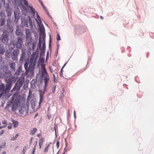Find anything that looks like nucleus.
Wrapping results in <instances>:
<instances>
[{
  "instance_id": "obj_1",
  "label": "nucleus",
  "mask_w": 154,
  "mask_h": 154,
  "mask_svg": "<svg viewBox=\"0 0 154 154\" xmlns=\"http://www.w3.org/2000/svg\"><path fill=\"white\" fill-rule=\"evenodd\" d=\"M38 57V55H36L35 52L33 53L31 55L30 59L29 66L28 67L29 61H26L24 64V67L26 69L25 73L32 75L34 74V71L36 65V62L37 58Z\"/></svg>"
},
{
  "instance_id": "obj_2",
  "label": "nucleus",
  "mask_w": 154,
  "mask_h": 154,
  "mask_svg": "<svg viewBox=\"0 0 154 154\" xmlns=\"http://www.w3.org/2000/svg\"><path fill=\"white\" fill-rule=\"evenodd\" d=\"M11 102L20 105L25 103V99L21 95L16 92L13 94L11 99Z\"/></svg>"
},
{
  "instance_id": "obj_3",
  "label": "nucleus",
  "mask_w": 154,
  "mask_h": 154,
  "mask_svg": "<svg viewBox=\"0 0 154 154\" xmlns=\"http://www.w3.org/2000/svg\"><path fill=\"white\" fill-rule=\"evenodd\" d=\"M11 74L10 75H7L5 77V80L7 83L6 85V87L4 91L5 93L6 94L8 93L12 87V82L14 81V78L13 77L11 76Z\"/></svg>"
},
{
  "instance_id": "obj_4",
  "label": "nucleus",
  "mask_w": 154,
  "mask_h": 154,
  "mask_svg": "<svg viewBox=\"0 0 154 154\" xmlns=\"http://www.w3.org/2000/svg\"><path fill=\"white\" fill-rule=\"evenodd\" d=\"M24 81V78H20L17 82L15 83V86L11 91L15 90H19L22 86Z\"/></svg>"
},
{
  "instance_id": "obj_5",
  "label": "nucleus",
  "mask_w": 154,
  "mask_h": 154,
  "mask_svg": "<svg viewBox=\"0 0 154 154\" xmlns=\"http://www.w3.org/2000/svg\"><path fill=\"white\" fill-rule=\"evenodd\" d=\"M21 105H22L19 109L20 113L22 115L28 113L29 106L28 105L25 104L24 103L21 104Z\"/></svg>"
},
{
  "instance_id": "obj_6",
  "label": "nucleus",
  "mask_w": 154,
  "mask_h": 154,
  "mask_svg": "<svg viewBox=\"0 0 154 154\" xmlns=\"http://www.w3.org/2000/svg\"><path fill=\"white\" fill-rule=\"evenodd\" d=\"M8 37V34L3 33L0 38V39L4 43L7 45L8 44L9 38Z\"/></svg>"
},
{
  "instance_id": "obj_7",
  "label": "nucleus",
  "mask_w": 154,
  "mask_h": 154,
  "mask_svg": "<svg viewBox=\"0 0 154 154\" xmlns=\"http://www.w3.org/2000/svg\"><path fill=\"white\" fill-rule=\"evenodd\" d=\"M43 70L44 73L42 72V77L43 80L45 79L47 80H49V76L47 73L46 69L45 66L43 67Z\"/></svg>"
},
{
  "instance_id": "obj_8",
  "label": "nucleus",
  "mask_w": 154,
  "mask_h": 154,
  "mask_svg": "<svg viewBox=\"0 0 154 154\" xmlns=\"http://www.w3.org/2000/svg\"><path fill=\"white\" fill-rule=\"evenodd\" d=\"M23 44L22 39L20 37H19L16 43V48H21Z\"/></svg>"
},
{
  "instance_id": "obj_9",
  "label": "nucleus",
  "mask_w": 154,
  "mask_h": 154,
  "mask_svg": "<svg viewBox=\"0 0 154 154\" xmlns=\"http://www.w3.org/2000/svg\"><path fill=\"white\" fill-rule=\"evenodd\" d=\"M22 1L24 4V5L26 6H28V7L30 8L31 11L32 12V13L35 14V11L34 10V9L32 7L30 6L29 5H28V3L27 1L26 0H23Z\"/></svg>"
},
{
  "instance_id": "obj_10",
  "label": "nucleus",
  "mask_w": 154,
  "mask_h": 154,
  "mask_svg": "<svg viewBox=\"0 0 154 154\" xmlns=\"http://www.w3.org/2000/svg\"><path fill=\"white\" fill-rule=\"evenodd\" d=\"M19 52V51L17 50H15L13 52L12 55H11L12 60H15L16 59Z\"/></svg>"
},
{
  "instance_id": "obj_11",
  "label": "nucleus",
  "mask_w": 154,
  "mask_h": 154,
  "mask_svg": "<svg viewBox=\"0 0 154 154\" xmlns=\"http://www.w3.org/2000/svg\"><path fill=\"white\" fill-rule=\"evenodd\" d=\"M39 97L40 100L39 102V105H40L41 103L42 102L44 98V92H42V91L41 90L39 91Z\"/></svg>"
},
{
  "instance_id": "obj_12",
  "label": "nucleus",
  "mask_w": 154,
  "mask_h": 154,
  "mask_svg": "<svg viewBox=\"0 0 154 154\" xmlns=\"http://www.w3.org/2000/svg\"><path fill=\"white\" fill-rule=\"evenodd\" d=\"M12 111H15L17 108L18 106L20 105V104L17 103H12Z\"/></svg>"
},
{
  "instance_id": "obj_13",
  "label": "nucleus",
  "mask_w": 154,
  "mask_h": 154,
  "mask_svg": "<svg viewBox=\"0 0 154 154\" xmlns=\"http://www.w3.org/2000/svg\"><path fill=\"white\" fill-rule=\"evenodd\" d=\"M31 35L30 34V30L28 29H26V36L27 39H29L30 38Z\"/></svg>"
},
{
  "instance_id": "obj_14",
  "label": "nucleus",
  "mask_w": 154,
  "mask_h": 154,
  "mask_svg": "<svg viewBox=\"0 0 154 154\" xmlns=\"http://www.w3.org/2000/svg\"><path fill=\"white\" fill-rule=\"evenodd\" d=\"M44 80L45 81L44 87V91H42V92H44V94L45 92L46 91V87L48 86V81L49 80H47V79H45V80Z\"/></svg>"
},
{
  "instance_id": "obj_15",
  "label": "nucleus",
  "mask_w": 154,
  "mask_h": 154,
  "mask_svg": "<svg viewBox=\"0 0 154 154\" xmlns=\"http://www.w3.org/2000/svg\"><path fill=\"white\" fill-rule=\"evenodd\" d=\"M16 34L18 35H21V31L20 27L18 26H17L16 31L15 32Z\"/></svg>"
},
{
  "instance_id": "obj_16",
  "label": "nucleus",
  "mask_w": 154,
  "mask_h": 154,
  "mask_svg": "<svg viewBox=\"0 0 154 154\" xmlns=\"http://www.w3.org/2000/svg\"><path fill=\"white\" fill-rule=\"evenodd\" d=\"M42 38H43V45L42 47V48H45L46 47L45 44V33L42 32Z\"/></svg>"
},
{
  "instance_id": "obj_17",
  "label": "nucleus",
  "mask_w": 154,
  "mask_h": 154,
  "mask_svg": "<svg viewBox=\"0 0 154 154\" xmlns=\"http://www.w3.org/2000/svg\"><path fill=\"white\" fill-rule=\"evenodd\" d=\"M45 141V139L44 137H42L41 139H40L39 141V148L41 149L42 148V146Z\"/></svg>"
},
{
  "instance_id": "obj_18",
  "label": "nucleus",
  "mask_w": 154,
  "mask_h": 154,
  "mask_svg": "<svg viewBox=\"0 0 154 154\" xmlns=\"http://www.w3.org/2000/svg\"><path fill=\"white\" fill-rule=\"evenodd\" d=\"M42 43H43V39L42 40V37L40 36L39 38L38 48H42Z\"/></svg>"
},
{
  "instance_id": "obj_19",
  "label": "nucleus",
  "mask_w": 154,
  "mask_h": 154,
  "mask_svg": "<svg viewBox=\"0 0 154 154\" xmlns=\"http://www.w3.org/2000/svg\"><path fill=\"white\" fill-rule=\"evenodd\" d=\"M22 66H20L18 68L16 72H15V74L17 75H20V72H22Z\"/></svg>"
},
{
  "instance_id": "obj_20",
  "label": "nucleus",
  "mask_w": 154,
  "mask_h": 154,
  "mask_svg": "<svg viewBox=\"0 0 154 154\" xmlns=\"http://www.w3.org/2000/svg\"><path fill=\"white\" fill-rule=\"evenodd\" d=\"M11 10L9 8H7V9L6 10V13L7 16H10L11 14Z\"/></svg>"
},
{
  "instance_id": "obj_21",
  "label": "nucleus",
  "mask_w": 154,
  "mask_h": 154,
  "mask_svg": "<svg viewBox=\"0 0 154 154\" xmlns=\"http://www.w3.org/2000/svg\"><path fill=\"white\" fill-rule=\"evenodd\" d=\"M5 20L3 18H1L0 21V26H3L5 24Z\"/></svg>"
},
{
  "instance_id": "obj_22",
  "label": "nucleus",
  "mask_w": 154,
  "mask_h": 154,
  "mask_svg": "<svg viewBox=\"0 0 154 154\" xmlns=\"http://www.w3.org/2000/svg\"><path fill=\"white\" fill-rule=\"evenodd\" d=\"M37 129L36 128H33L32 130H31L30 131V134L32 135H34Z\"/></svg>"
},
{
  "instance_id": "obj_23",
  "label": "nucleus",
  "mask_w": 154,
  "mask_h": 154,
  "mask_svg": "<svg viewBox=\"0 0 154 154\" xmlns=\"http://www.w3.org/2000/svg\"><path fill=\"white\" fill-rule=\"evenodd\" d=\"M11 51L10 50V49H8L7 50L5 53V55L8 58L10 57L9 54L11 53Z\"/></svg>"
},
{
  "instance_id": "obj_24",
  "label": "nucleus",
  "mask_w": 154,
  "mask_h": 154,
  "mask_svg": "<svg viewBox=\"0 0 154 154\" xmlns=\"http://www.w3.org/2000/svg\"><path fill=\"white\" fill-rule=\"evenodd\" d=\"M10 67L13 70H15V67L14 66H15V64L14 63H11L9 65Z\"/></svg>"
},
{
  "instance_id": "obj_25",
  "label": "nucleus",
  "mask_w": 154,
  "mask_h": 154,
  "mask_svg": "<svg viewBox=\"0 0 154 154\" xmlns=\"http://www.w3.org/2000/svg\"><path fill=\"white\" fill-rule=\"evenodd\" d=\"M12 105V103L11 102V100L10 102H8L7 104L6 109L8 110V108Z\"/></svg>"
},
{
  "instance_id": "obj_26",
  "label": "nucleus",
  "mask_w": 154,
  "mask_h": 154,
  "mask_svg": "<svg viewBox=\"0 0 154 154\" xmlns=\"http://www.w3.org/2000/svg\"><path fill=\"white\" fill-rule=\"evenodd\" d=\"M13 124L14 128L17 127L18 124V123L17 121L13 120Z\"/></svg>"
},
{
  "instance_id": "obj_27",
  "label": "nucleus",
  "mask_w": 154,
  "mask_h": 154,
  "mask_svg": "<svg viewBox=\"0 0 154 154\" xmlns=\"http://www.w3.org/2000/svg\"><path fill=\"white\" fill-rule=\"evenodd\" d=\"M37 83V82L36 80L33 79L31 82V85H35Z\"/></svg>"
},
{
  "instance_id": "obj_28",
  "label": "nucleus",
  "mask_w": 154,
  "mask_h": 154,
  "mask_svg": "<svg viewBox=\"0 0 154 154\" xmlns=\"http://www.w3.org/2000/svg\"><path fill=\"white\" fill-rule=\"evenodd\" d=\"M56 88V85H53L52 87L51 91L52 93L54 94L55 91V90Z\"/></svg>"
},
{
  "instance_id": "obj_29",
  "label": "nucleus",
  "mask_w": 154,
  "mask_h": 154,
  "mask_svg": "<svg viewBox=\"0 0 154 154\" xmlns=\"http://www.w3.org/2000/svg\"><path fill=\"white\" fill-rule=\"evenodd\" d=\"M5 87L4 85L2 84L1 85H0V91H2L4 90V88Z\"/></svg>"
},
{
  "instance_id": "obj_30",
  "label": "nucleus",
  "mask_w": 154,
  "mask_h": 154,
  "mask_svg": "<svg viewBox=\"0 0 154 154\" xmlns=\"http://www.w3.org/2000/svg\"><path fill=\"white\" fill-rule=\"evenodd\" d=\"M9 46V48H14L15 47V46H14V43L13 42L11 43Z\"/></svg>"
},
{
  "instance_id": "obj_31",
  "label": "nucleus",
  "mask_w": 154,
  "mask_h": 154,
  "mask_svg": "<svg viewBox=\"0 0 154 154\" xmlns=\"http://www.w3.org/2000/svg\"><path fill=\"white\" fill-rule=\"evenodd\" d=\"M2 124L4 125L3 126V127H4V128L6 127L7 125V123L6 121L5 120L2 121Z\"/></svg>"
},
{
  "instance_id": "obj_32",
  "label": "nucleus",
  "mask_w": 154,
  "mask_h": 154,
  "mask_svg": "<svg viewBox=\"0 0 154 154\" xmlns=\"http://www.w3.org/2000/svg\"><path fill=\"white\" fill-rule=\"evenodd\" d=\"M18 136H19V134H17L16 135V136H15V137L14 136H13V137H11V140H12V141L14 140H15L16 138L18 137Z\"/></svg>"
},
{
  "instance_id": "obj_33",
  "label": "nucleus",
  "mask_w": 154,
  "mask_h": 154,
  "mask_svg": "<svg viewBox=\"0 0 154 154\" xmlns=\"http://www.w3.org/2000/svg\"><path fill=\"white\" fill-rule=\"evenodd\" d=\"M27 149V146H25L23 148V154H25L26 152Z\"/></svg>"
},
{
  "instance_id": "obj_34",
  "label": "nucleus",
  "mask_w": 154,
  "mask_h": 154,
  "mask_svg": "<svg viewBox=\"0 0 154 154\" xmlns=\"http://www.w3.org/2000/svg\"><path fill=\"white\" fill-rule=\"evenodd\" d=\"M50 146V145L48 144L47 146L45 148L44 151L45 152H46L48 151V149H49V147Z\"/></svg>"
},
{
  "instance_id": "obj_35",
  "label": "nucleus",
  "mask_w": 154,
  "mask_h": 154,
  "mask_svg": "<svg viewBox=\"0 0 154 154\" xmlns=\"http://www.w3.org/2000/svg\"><path fill=\"white\" fill-rule=\"evenodd\" d=\"M66 64V63L64 64V66H63L62 68H61V69L60 72V76L61 77L62 76V75H62V73H63V67Z\"/></svg>"
},
{
  "instance_id": "obj_36",
  "label": "nucleus",
  "mask_w": 154,
  "mask_h": 154,
  "mask_svg": "<svg viewBox=\"0 0 154 154\" xmlns=\"http://www.w3.org/2000/svg\"><path fill=\"white\" fill-rule=\"evenodd\" d=\"M5 51V49H0V54H3Z\"/></svg>"
},
{
  "instance_id": "obj_37",
  "label": "nucleus",
  "mask_w": 154,
  "mask_h": 154,
  "mask_svg": "<svg viewBox=\"0 0 154 154\" xmlns=\"http://www.w3.org/2000/svg\"><path fill=\"white\" fill-rule=\"evenodd\" d=\"M12 126V123H9L8 124V128L9 129H10L11 128Z\"/></svg>"
},
{
  "instance_id": "obj_38",
  "label": "nucleus",
  "mask_w": 154,
  "mask_h": 154,
  "mask_svg": "<svg viewBox=\"0 0 154 154\" xmlns=\"http://www.w3.org/2000/svg\"><path fill=\"white\" fill-rule=\"evenodd\" d=\"M60 35L59 33H57V41L60 40Z\"/></svg>"
},
{
  "instance_id": "obj_39",
  "label": "nucleus",
  "mask_w": 154,
  "mask_h": 154,
  "mask_svg": "<svg viewBox=\"0 0 154 154\" xmlns=\"http://www.w3.org/2000/svg\"><path fill=\"white\" fill-rule=\"evenodd\" d=\"M8 29L9 30V32H12L13 31V28L12 27H9Z\"/></svg>"
},
{
  "instance_id": "obj_40",
  "label": "nucleus",
  "mask_w": 154,
  "mask_h": 154,
  "mask_svg": "<svg viewBox=\"0 0 154 154\" xmlns=\"http://www.w3.org/2000/svg\"><path fill=\"white\" fill-rule=\"evenodd\" d=\"M24 57L25 56L23 55V54H22V55L20 59V60L21 61H23L24 60Z\"/></svg>"
},
{
  "instance_id": "obj_41",
  "label": "nucleus",
  "mask_w": 154,
  "mask_h": 154,
  "mask_svg": "<svg viewBox=\"0 0 154 154\" xmlns=\"http://www.w3.org/2000/svg\"><path fill=\"white\" fill-rule=\"evenodd\" d=\"M37 19L38 20L40 21H41V18L40 16L38 15L37 14Z\"/></svg>"
},
{
  "instance_id": "obj_42",
  "label": "nucleus",
  "mask_w": 154,
  "mask_h": 154,
  "mask_svg": "<svg viewBox=\"0 0 154 154\" xmlns=\"http://www.w3.org/2000/svg\"><path fill=\"white\" fill-rule=\"evenodd\" d=\"M33 139V137H32L30 139V140L29 141V144L30 145L31 144V143H32Z\"/></svg>"
},
{
  "instance_id": "obj_43",
  "label": "nucleus",
  "mask_w": 154,
  "mask_h": 154,
  "mask_svg": "<svg viewBox=\"0 0 154 154\" xmlns=\"http://www.w3.org/2000/svg\"><path fill=\"white\" fill-rule=\"evenodd\" d=\"M56 145L57 148H58L60 146V142L59 141H57Z\"/></svg>"
},
{
  "instance_id": "obj_44",
  "label": "nucleus",
  "mask_w": 154,
  "mask_h": 154,
  "mask_svg": "<svg viewBox=\"0 0 154 154\" xmlns=\"http://www.w3.org/2000/svg\"><path fill=\"white\" fill-rule=\"evenodd\" d=\"M35 146H34V147L33 148V149L32 152V154H35Z\"/></svg>"
},
{
  "instance_id": "obj_45",
  "label": "nucleus",
  "mask_w": 154,
  "mask_h": 154,
  "mask_svg": "<svg viewBox=\"0 0 154 154\" xmlns=\"http://www.w3.org/2000/svg\"><path fill=\"white\" fill-rule=\"evenodd\" d=\"M36 42H35V43L33 42L32 43V48H34L35 47V45H36Z\"/></svg>"
},
{
  "instance_id": "obj_46",
  "label": "nucleus",
  "mask_w": 154,
  "mask_h": 154,
  "mask_svg": "<svg viewBox=\"0 0 154 154\" xmlns=\"http://www.w3.org/2000/svg\"><path fill=\"white\" fill-rule=\"evenodd\" d=\"M4 131V130H2L0 132V135H2L3 134Z\"/></svg>"
},
{
  "instance_id": "obj_47",
  "label": "nucleus",
  "mask_w": 154,
  "mask_h": 154,
  "mask_svg": "<svg viewBox=\"0 0 154 154\" xmlns=\"http://www.w3.org/2000/svg\"><path fill=\"white\" fill-rule=\"evenodd\" d=\"M15 20H14L15 21V22H16V23H17L18 21V19L17 20V17L16 16H15Z\"/></svg>"
},
{
  "instance_id": "obj_48",
  "label": "nucleus",
  "mask_w": 154,
  "mask_h": 154,
  "mask_svg": "<svg viewBox=\"0 0 154 154\" xmlns=\"http://www.w3.org/2000/svg\"><path fill=\"white\" fill-rule=\"evenodd\" d=\"M41 61L42 62H44V59H43L42 58H41L40 59Z\"/></svg>"
},
{
  "instance_id": "obj_49",
  "label": "nucleus",
  "mask_w": 154,
  "mask_h": 154,
  "mask_svg": "<svg viewBox=\"0 0 154 154\" xmlns=\"http://www.w3.org/2000/svg\"><path fill=\"white\" fill-rule=\"evenodd\" d=\"M37 144V141H35L34 142V144L35 145V147L36 146V145Z\"/></svg>"
},
{
  "instance_id": "obj_50",
  "label": "nucleus",
  "mask_w": 154,
  "mask_h": 154,
  "mask_svg": "<svg viewBox=\"0 0 154 154\" xmlns=\"http://www.w3.org/2000/svg\"><path fill=\"white\" fill-rule=\"evenodd\" d=\"M41 136V134H38L37 135V136L38 137H39Z\"/></svg>"
},
{
  "instance_id": "obj_51",
  "label": "nucleus",
  "mask_w": 154,
  "mask_h": 154,
  "mask_svg": "<svg viewBox=\"0 0 154 154\" xmlns=\"http://www.w3.org/2000/svg\"><path fill=\"white\" fill-rule=\"evenodd\" d=\"M5 145H0V148H3L4 147Z\"/></svg>"
},
{
  "instance_id": "obj_52",
  "label": "nucleus",
  "mask_w": 154,
  "mask_h": 154,
  "mask_svg": "<svg viewBox=\"0 0 154 154\" xmlns=\"http://www.w3.org/2000/svg\"><path fill=\"white\" fill-rule=\"evenodd\" d=\"M2 73L1 72H0V78L2 77Z\"/></svg>"
},
{
  "instance_id": "obj_53",
  "label": "nucleus",
  "mask_w": 154,
  "mask_h": 154,
  "mask_svg": "<svg viewBox=\"0 0 154 154\" xmlns=\"http://www.w3.org/2000/svg\"><path fill=\"white\" fill-rule=\"evenodd\" d=\"M2 59V56H0V62H1Z\"/></svg>"
},
{
  "instance_id": "obj_54",
  "label": "nucleus",
  "mask_w": 154,
  "mask_h": 154,
  "mask_svg": "<svg viewBox=\"0 0 154 154\" xmlns=\"http://www.w3.org/2000/svg\"><path fill=\"white\" fill-rule=\"evenodd\" d=\"M6 152L5 151H4L2 153V154H6Z\"/></svg>"
},
{
  "instance_id": "obj_55",
  "label": "nucleus",
  "mask_w": 154,
  "mask_h": 154,
  "mask_svg": "<svg viewBox=\"0 0 154 154\" xmlns=\"http://www.w3.org/2000/svg\"><path fill=\"white\" fill-rule=\"evenodd\" d=\"M3 128H4V127H3V126H0V129H2Z\"/></svg>"
},
{
  "instance_id": "obj_56",
  "label": "nucleus",
  "mask_w": 154,
  "mask_h": 154,
  "mask_svg": "<svg viewBox=\"0 0 154 154\" xmlns=\"http://www.w3.org/2000/svg\"><path fill=\"white\" fill-rule=\"evenodd\" d=\"M65 143H67V141H66V138L65 139Z\"/></svg>"
},
{
  "instance_id": "obj_57",
  "label": "nucleus",
  "mask_w": 154,
  "mask_h": 154,
  "mask_svg": "<svg viewBox=\"0 0 154 154\" xmlns=\"http://www.w3.org/2000/svg\"><path fill=\"white\" fill-rule=\"evenodd\" d=\"M41 5H42V6L43 7H44L43 4V3H42H42H41Z\"/></svg>"
},
{
  "instance_id": "obj_58",
  "label": "nucleus",
  "mask_w": 154,
  "mask_h": 154,
  "mask_svg": "<svg viewBox=\"0 0 154 154\" xmlns=\"http://www.w3.org/2000/svg\"><path fill=\"white\" fill-rule=\"evenodd\" d=\"M65 144H66V147H67V146L68 143H65Z\"/></svg>"
},
{
  "instance_id": "obj_59",
  "label": "nucleus",
  "mask_w": 154,
  "mask_h": 154,
  "mask_svg": "<svg viewBox=\"0 0 154 154\" xmlns=\"http://www.w3.org/2000/svg\"><path fill=\"white\" fill-rule=\"evenodd\" d=\"M100 17L101 19H103V17L102 16H100Z\"/></svg>"
},
{
  "instance_id": "obj_60",
  "label": "nucleus",
  "mask_w": 154,
  "mask_h": 154,
  "mask_svg": "<svg viewBox=\"0 0 154 154\" xmlns=\"http://www.w3.org/2000/svg\"><path fill=\"white\" fill-rule=\"evenodd\" d=\"M38 115V113H37V114L35 115V117H36V116H37V115Z\"/></svg>"
},
{
  "instance_id": "obj_61",
  "label": "nucleus",
  "mask_w": 154,
  "mask_h": 154,
  "mask_svg": "<svg viewBox=\"0 0 154 154\" xmlns=\"http://www.w3.org/2000/svg\"><path fill=\"white\" fill-rule=\"evenodd\" d=\"M50 42H51V41L50 40V43H49V47H50Z\"/></svg>"
},
{
  "instance_id": "obj_62",
  "label": "nucleus",
  "mask_w": 154,
  "mask_h": 154,
  "mask_svg": "<svg viewBox=\"0 0 154 154\" xmlns=\"http://www.w3.org/2000/svg\"><path fill=\"white\" fill-rule=\"evenodd\" d=\"M50 71H51V72L52 73V71L51 68H50Z\"/></svg>"
},
{
  "instance_id": "obj_63",
  "label": "nucleus",
  "mask_w": 154,
  "mask_h": 154,
  "mask_svg": "<svg viewBox=\"0 0 154 154\" xmlns=\"http://www.w3.org/2000/svg\"><path fill=\"white\" fill-rule=\"evenodd\" d=\"M74 117H75V113L74 112Z\"/></svg>"
},
{
  "instance_id": "obj_64",
  "label": "nucleus",
  "mask_w": 154,
  "mask_h": 154,
  "mask_svg": "<svg viewBox=\"0 0 154 154\" xmlns=\"http://www.w3.org/2000/svg\"><path fill=\"white\" fill-rule=\"evenodd\" d=\"M39 49L40 50H42V49H40V48H39Z\"/></svg>"
}]
</instances>
